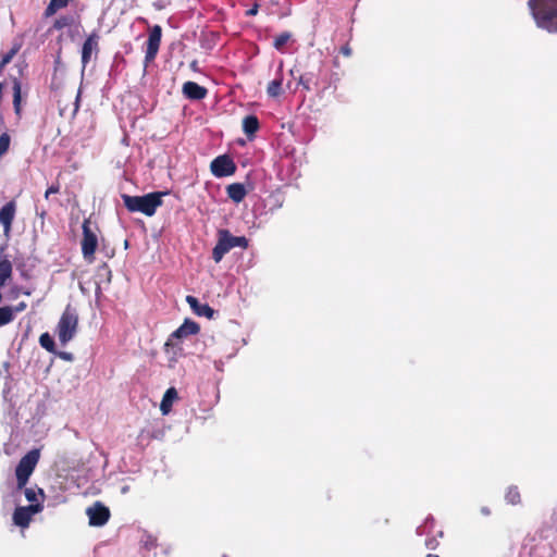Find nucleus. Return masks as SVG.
I'll return each mask as SVG.
<instances>
[{
    "instance_id": "f257e3e1",
    "label": "nucleus",
    "mask_w": 557,
    "mask_h": 557,
    "mask_svg": "<svg viewBox=\"0 0 557 557\" xmlns=\"http://www.w3.org/2000/svg\"><path fill=\"white\" fill-rule=\"evenodd\" d=\"M528 7L539 28L557 34V0H529Z\"/></svg>"
},
{
    "instance_id": "f03ea898",
    "label": "nucleus",
    "mask_w": 557,
    "mask_h": 557,
    "mask_svg": "<svg viewBox=\"0 0 557 557\" xmlns=\"http://www.w3.org/2000/svg\"><path fill=\"white\" fill-rule=\"evenodd\" d=\"M164 193L154 191L144 196L122 195L123 203L129 212H141L147 216H152L157 209L162 205Z\"/></svg>"
},
{
    "instance_id": "7ed1b4c3",
    "label": "nucleus",
    "mask_w": 557,
    "mask_h": 557,
    "mask_svg": "<svg viewBox=\"0 0 557 557\" xmlns=\"http://www.w3.org/2000/svg\"><path fill=\"white\" fill-rule=\"evenodd\" d=\"M248 239L245 236H233L226 228L218 231V242L212 250V259L219 263L223 257L233 248H248Z\"/></svg>"
},
{
    "instance_id": "20e7f679",
    "label": "nucleus",
    "mask_w": 557,
    "mask_h": 557,
    "mask_svg": "<svg viewBox=\"0 0 557 557\" xmlns=\"http://www.w3.org/2000/svg\"><path fill=\"white\" fill-rule=\"evenodd\" d=\"M78 315L71 305H67L58 322V337L62 345L72 341L77 332Z\"/></svg>"
},
{
    "instance_id": "39448f33",
    "label": "nucleus",
    "mask_w": 557,
    "mask_h": 557,
    "mask_svg": "<svg viewBox=\"0 0 557 557\" xmlns=\"http://www.w3.org/2000/svg\"><path fill=\"white\" fill-rule=\"evenodd\" d=\"M40 457V453L38 449H32L29 450L25 456L21 458L18 461L16 469H15V475H16V488L18 491L25 488L29 476L34 472L38 460Z\"/></svg>"
},
{
    "instance_id": "423d86ee",
    "label": "nucleus",
    "mask_w": 557,
    "mask_h": 557,
    "mask_svg": "<svg viewBox=\"0 0 557 557\" xmlns=\"http://www.w3.org/2000/svg\"><path fill=\"white\" fill-rule=\"evenodd\" d=\"M83 238H82V253L88 263L95 261V252L98 247V237L90 227V220L86 219L83 222Z\"/></svg>"
},
{
    "instance_id": "0eeeda50",
    "label": "nucleus",
    "mask_w": 557,
    "mask_h": 557,
    "mask_svg": "<svg viewBox=\"0 0 557 557\" xmlns=\"http://www.w3.org/2000/svg\"><path fill=\"white\" fill-rule=\"evenodd\" d=\"M99 41L100 35L98 30H92L84 40L81 51L83 70H85L88 63L91 61L92 54L97 57L99 53Z\"/></svg>"
},
{
    "instance_id": "6e6552de",
    "label": "nucleus",
    "mask_w": 557,
    "mask_h": 557,
    "mask_svg": "<svg viewBox=\"0 0 557 557\" xmlns=\"http://www.w3.org/2000/svg\"><path fill=\"white\" fill-rule=\"evenodd\" d=\"M210 170L215 177H226L236 172V164L230 156L222 154L211 161Z\"/></svg>"
},
{
    "instance_id": "1a4fd4ad",
    "label": "nucleus",
    "mask_w": 557,
    "mask_h": 557,
    "mask_svg": "<svg viewBox=\"0 0 557 557\" xmlns=\"http://www.w3.org/2000/svg\"><path fill=\"white\" fill-rule=\"evenodd\" d=\"M44 506L41 503L16 507L13 512V522L17 527L27 528L32 521V517L35 513L40 512Z\"/></svg>"
},
{
    "instance_id": "9d476101",
    "label": "nucleus",
    "mask_w": 557,
    "mask_h": 557,
    "mask_svg": "<svg viewBox=\"0 0 557 557\" xmlns=\"http://www.w3.org/2000/svg\"><path fill=\"white\" fill-rule=\"evenodd\" d=\"M162 28L160 25H154L150 28L149 37L146 42L145 64L151 63L159 51L161 45Z\"/></svg>"
},
{
    "instance_id": "9b49d317",
    "label": "nucleus",
    "mask_w": 557,
    "mask_h": 557,
    "mask_svg": "<svg viewBox=\"0 0 557 557\" xmlns=\"http://www.w3.org/2000/svg\"><path fill=\"white\" fill-rule=\"evenodd\" d=\"M86 515L89 518V524L94 527H102L110 519V510L100 502H96L91 507H88Z\"/></svg>"
},
{
    "instance_id": "f8f14e48",
    "label": "nucleus",
    "mask_w": 557,
    "mask_h": 557,
    "mask_svg": "<svg viewBox=\"0 0 557 557\" xmlns=\"http://www.w3.org/2000/svg\"><path fill=\"white\" fill-rule=\"evenodd\" d=\"M200 331V326L197 322L185 319L183 324L176 329L168 338L165 346H174V339H182L189 335H196Z\"/></svg>"
},
{
    "instance_id": "ddd939ff",
    "label": "nucleus",
    "mask_w": 557,
    "mask_h": 557,
    "mask_svg": "<svg viewBox=\"0 0 557 557\" xmlns=\"http://www.w3.org/2000/svg\"><path fill=\"white\" fill-rule=\"evenodd\" d=\"M16 214V202L11 200L0 209V224L3 226V233L9 236L12 230V223Z\"/></svg>"
},
{
    "instance_id": "4468645a",
    "label": "nucleus",
    "mask_w": 557,
    "mask_h": 557,
    "mask_svg": "<svg viewBox=\"0 0 557 557\" xmlns=\"http://www.w3.org/2000/svg\"><path fill=\"white\" fill-rule=\"evenodd\" d=\"M183 95L190 100H201L207 97L208 90L199 84L188 81L182 88Z\"/></svg>"
},
{
    "instance_id": "2eb2a0df",
    "label": "nucleus",
    "mask_w": 557,
    "mask_h": 557,
    "mask_svg": "<svg viewBox=\"0 0 557 557\" xmlns=\"http://www.w3.org/2000/svg\"><path fill=\"white\" fill-rule=\"evenodd\" d=\"M186 301L191 308V310L199 317H206L208 319H212L214 317V309L211 308L208 304H201L194 296H186Z\"/></svg>"
},
{
    "instance_id": "dca6fc26",
    "label": "nucleus",
    "mask_w": 557,
    "mask_h": 557,
    "mask_svg": "<svg viewBox=\"0 0 557 557\" xmlns=\"http://www.w3.org/2000/svg\"><path fill=\"white\" fill-rule=\"evenodd\" d=\"M226 194L230 199L236 203H239L245 199L247 190L242 183H233L226 187Z\"/></svg>"
},
{
    "instance_id": "f3484780",
    "label": "nucleus",
    "mask_w": 557,
    "mask_h": 557,
    "mask_svg": "<svg viewBox=\"0 0 557 557\" xmlns=\"http://www.w3.org/2000/svg\"><path fill=\"white\" fill-rule=\"evenodd\" d=\"M259 127V120L256 115L250 114L244 117L243 129L248 137L253 136L258 132Z\"/></svg>"
},
{
    "instance_id": "a211bd4d",
    "label": "nucleus",
    "mask_w": 557,
    "mask_h": 557,
    "mask_svg": "<svg viewBox=\"0 0 557 557\" xmlns=\"http://www.w3.org/2000/svg\"><path fill=\"white\" fill-rule=\"evenodd\" d=\"M177 398V392L174 387H170L163 395L161 400L160 410L163 414H168L171 411L174 399Z\"/></svg>"
},
{
    "instance_id": "6ab92c4d",
    "label": "nucleus",
    "mask_w": 557,
    "mask_h": 557,
    "mask_svg": "<svg viewBox=\"0 0 557 557\" xmlns=\"http://www.w3.org/2000/svg\"><path fill=\"white\" fill-rule=\"evenodd\" d=\"M13 108L16 115L22 111V86L18 78H13Z\"/></svg>"
},
{
    "instance_id": "aec40b11",
    "label": "nucleus",
    "mask_w": 557,
    "mask_h": 557,
    "mask_svg": "<svg viewBox=\"0 0 557 557\" xmlns=\"http://www.w3.org/2000/svg\"><path fill=\"white\" fill-rule=\"evenodd\" d=\"M12 275V263L7 258L3 257L0 259V287H3L5 282L11 277Z\"/></svg>"
},
{
    "instance_id": "412c9836",
    "label": "nucleus",
    "mask_w": 557,
    "mask_h": 557,
    "mask_svg": "<svg viewBox=\"0 0 557 557\" xmlns=\"http://www.w3.org/2000/svg\"><path fill=\"white\" fill-rule=\"evenodd\" d=\"M72 0H50L49 4L45 9L44 15L46 17L54 15L58 10L67 7Z\"/></svg>"
},
{
    "instance_id": "4be33fe9",
    "label": "nucleus",
    "mask_w": 557,
    "mask_h": 557,
    "mask_svg": "<svg viewBox=\"0 0 557 557\" xmlns=\"http://www.w3.org/2000/svg\"><path fill=\"white\" fill-rule=\"evenodd\" d=\"M292 33L290 32H283L281 34H278L277 36H275L274 38V41H273V47L280 51V52H284V48L285 46L288 44V41H290L292 39Z\"/></svg>"
},
{
    "instance_id": "5701e85b",
    "label": "nucleus",
    "mask_w": 557,
    "mask_h": 557,
    "mask_svg": "<svg viewBox=\"0 0 557 557\" xmlns=\"http://www.w3.org/2000/svg\"><path fill=\"white\" fill-rule=\"evenodd\" d=\"M505 499L510 505H518L521 503V495L518 486L511 485L507 488Z\"/></svg>"
},
{
    "instance_id": "b1692460",
    "label": "nucleus",
    "mask_w": 557,
    "mask_h": 557,
    "mask_svg": "<svg viewBox=\"0 0 557 557\" xmlns=\"http://www.w3.org/2000/svg\"><path fill=\"white\" fill-rule=\"evenodd\" d=\"M282 83L283 78H275L272 82L269 83L267 92L270 97L276 98L282 94Z\"/></svg>"
},
{
    "instance_id": "393cba45",
    "label": "nucleus",
    "mask_w": 557,
    "mask_h": 557,
    "mask_svg": "<svg viewBox=\"0 0 557 557\" xmlns=\"http://www.w3.org/2000/svg\"><path fill=\"white\" fill-rule=\"evenodd\" d=\"M14 320V310L12 307L4 306L0 308V327L11 323Z\"/></svg>"
},
{
    "instance_id": "a878e982",
    "label": "nucleus",
    "mask_w": 557,
    "mask_h": 557,
    "mask_svg": "<svg viewBox=\"0 0 557 557\" xmlns=\"http://www.w3.org/2000/svg\"><path fill=\"white\" fill-rule=\"evenodd\" d=\"M39 344L42 348L51 354H55V344L49 333H42L39 337Z\"/></svg>"
},
{
    "instance_id": "bb28decb",
    "label": "nucleus",
    "mask_w": 557,
    "mask_h": 557,
    "mask_svg": "<svg viewBox=\"0 0 557 557\" xmlns=\"http://www.w3.org/2000/svg\"><path fill=\"white\" fill-rule=\"evenodd\" d=\"M74 24V17L71 15H61L59 16L54 23L53 28L57 30H61L65 27L72 26Z\"/></svg>"
},
{
    "instance_id": "cd10ccee",
    "label": "nucleus",
    "mask_w": 557,
    "mask_h": 557,
    "mask_svg": "<svg viewBox=\"0 0 557 557\" xmlns=\"http://www.w3.org/2000/svg\"><path fill=\"white\" fill-rule=\"evenodd\" d=\"M24 490V494H25V497L26 499L30 503V504H36V503H40L38 500V496H41V498L45 497V494H44V491L41 488H38V491H35L34 488H23Z\"/></svg>"
},
{
    "instance_id": "c85d7f7f",
    "label": "nucleus",
    "mask_w": 557,
    "mask_h": 557,
    "mask_svg": "<svg viewBox=\"0 0 557 557\" xmlns=\"http://www.w3.org/2000/svg\"><path fill=\"white\" fill-rule=\"evenodd\" d=\"M299 85H301L307 91H310L312 89V85L317 86V82L313 81V74L306 73L300 75Z\"/></svg>"
},
{
    "instance_id": "c756f323",
    "label": "nucleus",
    "mask_w": 557,
    "mask_h": 557,
    "mask_svg": "<svg viewBox=\"0 0 557 557\" xmlns=\"http://www.w3.org/2000/svg\"><path fill=\"white\" fill-rule=\"evenodd\" d=\"M11 138L8 133H2L0 135V158L5 154L10 148Z\"/></svg>"
},
{
    "instance_id": "7c9ffc66",
    "label": "nucleus",
    "mask_w": 557,
    "mask_h": 557,
    "mask_svg": "<svg viewBox=\"0 0 557 557\" xmlns=\"http://www.w3.org/2000/svg\"><path fill=\"white\" fill-rule=\"evenodd\" d=\"M20 45L13 46L7 53L2 55V60L9 64L12 61V59L16 55V53L20 51Z\"/></svg>"
},
{
    "instance_id": "2f4dec72",
    "label": "nucleus",
    "mask_w": 557,
    "mask_h": 557,
    "mask_svg": "<svg viewBox=\"0 0 557 557\" xmlns=\"http://www.w3.org/2000/svg\"><path fill=\"white\" fill-rule=\"evenodd\" d=\"M440 546V542L437 541L436 537H429L425 540V547L430 550H435L437 549Z\"/></svg>"
},
{
    "instance_id": "473e14b6",
    "label": "nucleus",
    "mask_w": 557,
    "mask_h": 557,
    "mask_svg": "<svg viewBox=\"0 0 557 557\" xmlns=\"http://www.w3.org/2000/svg\"><path fill=\"white\" fill-rule=\"evenodd\" d=\"M259 12V4L255 3L249 10L246 11L247 16H255Z\"/></svg>"
},
{
    "instance_id": "72a5a7b5",
    "label": "nucleus",
    "mask_w": 557,
    "mask_h": 557,
    "mask_svg": "<svg viewBox=\"0 0 557 557\" xmlns=\"http://www.w3.org/2000/svg\"><path fill=\"white\" fill-rule=\"evenodd\" d=\"M341 53H342L343 55L347 57V58H348V57H350V55H351V53H352L350 46H349L348 44H346L345 46H343V47L341 48Z\"/></svg>"
},
{
    "instance_id": "f704fd0d",
    "label": "nucleus",
    "mask_w": 557,
    "mask_h": 557,
    "mask_svg": "<svg viewBox=\"0 0 557 557\" xmlns=\"http://www.w3.org/2000/svg\"><path fill=\"white\" fill-rule=\"evenodd\" d=\"M27 305L24 301L18 302L15 307H12L15 312H22L26 309Z\"/></svg>"
},
{
    "instance_id": "c9c22d12",
    "label": "nucleus",
    "mask_w": 557,
    "mask_h": 557,
    "mask_svg": "<svg viewBox=\"0 0 557 557\" xmlns=\"http://www.w3.org/2000/svg\"><path fill=\"white\" fill-rule=\"evenodd\" d=\"M59 191H60V184L59 183L53 184L50 187H48V193L58 194Z\"/></svg>"
},
{
    "instance_id": "e433bc0d",
    "label": "nucleus",
    "mask_w": 557,
    "mask_h": 557,
    "mask_svg": "<svg viewBox=\"0 0 557 557\" xmlns=\"http://www.w3.org/2000/svg\"><path fill=\"white\" fill-rule=\"evenodd\" d=\"M60 357L64 360H72V355L70 352H60Z\"/></svg>"
},
{
    "instance_id": "4c0bfd02",
    "label": "nucleus",
    "mask_w": 557,
    "mask_h": 557,
    "mask_svg": "<svg viewBox=\"0 0 557 557\" xmlns=\"http://www.w3.org/2000/svg\"><path fill=\"white\" fill-rule=\"evenodd\" d=\"M8 63L4 62L2 59L0 61V72L4 69V66L7 65Z\"/></svg>"
},
{
    "instance_id": "58836bf2",
    "label": "nucleus",
    "mask_w": 557,
    "mask_h": 557,
    "mask_svg": "<svg viewBox=\"0 0 557 557\" xmlns=\"http://www.w3.org/2000/svg\"><path fill=\"white\" fill-rule=\"evenodd\" d=\"M50 195H51V193H48V189H47L45 193V198L48 199Z\"/></svg>"
},
{
    "instance_id": "ea45409f",
    "label": "nucleus",
    "mask_w": 557,
    "mask_h": 557,
    "mask_svg": "<svg viewBox=\"0 0 557 557\" xmlns=\"http://www.w3.org/2000/svg\"><path fill=\"white\" fill-rule=\"evenodd\" d=\"M426 557H440V556H438V555H436V554H431V553H430V554H428V555H426Z\"/></svg>"
}]
</instances>
